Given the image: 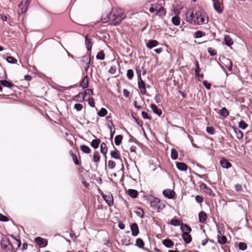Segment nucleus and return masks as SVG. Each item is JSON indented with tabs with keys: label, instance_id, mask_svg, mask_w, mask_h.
<instances>
[{
	"label": "nucleus",
	"instance_id": "1",
	"mask_svg": "<svg viewBox=\"0 0 252 252\" xmlns=\"http://www.w3.org/2000/svg\"><path fill=\"white\" fill-rule=\"evenodd\" d=\"M125 17L126 16L121 9H113L107 15V18L110 21V24L113 26L119 25Z\"/></svg>",
	"mask_w": 252,
	"mask_h": 252
},
{
	"label": "nucleus",
	"instance_id": "2",
	"mask_svg": "<svg viewBox=\"0 0 252 252\" xmlns=\"http://www.w3.org/2000/svg\"><path fill=\"white\" fill-rule=\"evenodd\" d=\"M149 200L150 203V206L157 212H159L165 207V203L158 198L152 197Z\"/></svg>",
	"mask_w": 252,
	"mask_h": 252
},
{
	"label": "nucleus",
	"instance_id": "3",
	"mask_svg": "<svg viewBox=\"0 0 252 252\" xmlns=\"http://www.w3.org/2000/svg\"><path fill=\"white\" fill-rule=\"evenodd\" d=\"M206 18L204 12L198 11L195 13V19H194V24L198 25H202L207 23L208 22V18Z\"/></svg>",
	"mask_w": 252,
	"mask_h": 252
},
{
	"label": "nucleus",
	"instance_id": "4",
	"mask_svg": "<svg viewBox=\"0 0 252 252\" xmlns=\"http://www.w3.org/2000/svg\"><path fill=\"white\" fill-rule=\"evenodd\" d=\"M0 245L4 252H13V247L8 239L2 238L0 242Z\"/></svg>",
	"mask_w": 252,
	"mask_h": 252
},
{
	"label": "nucleus",
	"instance_id": "5",
	"mask_svg": "<svg viewBox=\"0 0 252 252\" xmlns=\"http://www.w3.org/2000/svg\"><path fill=\"white\" fill-rule=\"evenodd\" d=\"M102 196L109 206L111 207L114 205L113 197L110 192L105 194H102Z\"/></svg>",
	"mask_w": 252,
	"mask_h": 252
},
{
	"label": "nucleus",
	"instance_id": "6",
	"mask_svg": "<svg viewBox=\"0 0 252 252\" xmlns=\"http://www.w3.org/2000/svg\"><path fill=\"white\" fill-rule=\"evenodd\" d=\"M162 194L164 197L168 199H173L174 197L175 193L174 190L171 189H166L162 191Z\"/></svg>",
	"mask_w": 252,
	"mask_h": 252
},
{
	"label": "nucleus",
	"instance_id": "7",
	"mask_svg": "<svg viewBox=\"0 0 252 252\" xmlns=\"http://www.w3.org/2000/svg\"><path fill=\"white\" fill-rule=\"evenodd\" d=\"M34 241L38 245L41 247H45L47 245V240L40 237L35 238Z\"/></svg>",
	"mask_w": 252,
	"mask_h": 252
},
{
	"label": "nucleus",
	"instance_id": "8",
	"mask_svg": "<svg viewBox=\"0 0 252 252\" xmlns=\"http://www.w3.org/2000/svg\"><path fill=\"white\" fill-rule=\"evenodd\" d=\"M194 17L193 12L191 10L187 11L186 13V19L188 23L190 24L192 23Z\"/></svg>",
	"mask_w": 252,
	"mask_h": 252
},
{
	"label": "nucleus",
	"instance_id": "9",
	"mask_svg": "<svg viewBox=\"0 0 252 252\" xmlns=\"http://www.w3.org/2000/svg\"><path fill=\"white\" fill-rule=\"evenodd\" d=\"M220 164L223 168L228 169L231 167V163L226 159L222 158L220 160Z\"/></svg>",
	"mask_w": 252,
	"mask_h": 252
},
{
	"label": "nucleus",
	"instance_id": "10",
	"mask_svg": "<svg viewBox=\"0 0 252 252\" xmlns=\"http://www.w3.org/2000/svg\"><path fill=\"white\" fill-rule=\"evenodd\" d=\"M131 234L133 236H136L139 233V228L136 223H133L130 225Z\"/></svg>",
	"mask_w": 252,
	"mask_h": 252
},
{
	"label": "nucleus",
	"instance_id": "11",
	"mask_svg": "<svg viewBox=\"0 0 252 252\" xmlns=\"http://www.w3.org/2000/svg\"><path fill=\"white\" fill-rule=\"evenodd\" d=\"M176 165L177 168L182 171H186L188 169L187 165L182 162H176Z\"/></svg>",
	"mask_w": 252,
	"mask_h": 252
},
{
	"label": "nucleus",
	"instance_id": "12",
	"mask_svg": "<svg viewBox=\"0 0 252 252\" xmlns=\"http://www.w3.org/2000/svg\"><path fill=\"white\" fill-rule=\"evenodd\" d=\"M189 233L184 232L182 235L183 239L186 244H189L192 240L191 236Z\"/></svg>",
	"mask_w": 252,
	"mask_h": 252
},
{
	"label": "nucleus",
	"instance_id": "13",
	"mask_svg": "<svg viewBox=\"0 0 252 252\" xmlns=\"http://www.w3.org/2000/svg\"><path fill=\"white\" fill-rule=\"evenodd\" d=\"M82 65L90 64L91 62V57L90 55L83 56L80 60Z\"/></svg>",
	"mask_w": 252,
	"mask_h": 252
},
{
	"label": "nucleus",
	"instance_id": "14",
	"mask_svg": "<svg viewBox=\"0 0 252 252\" xmlns=\"http://www.w3.org/2000/svg\"><path fill=\"white\" fill-rule=\"evenodd\" d=\"M162 244L166 248H170L174 246V242L170 239H165L162 241Z\"/></svg>",
	"mask_w": 252,
	"mask_h": 252
},
{
	"label": "nucleus",
	"instance_id": "15",
	"mask_svg": "<svg viewBox=\"0 0 252 252\" xmlns=\"http://www.w3.org/2000/svg\"><path fill=\"white\" fill-rule=\"evenodd\" d=\"M223 63L229 71L232 70L233 63L231 60L228 59H224Z\"/></svg>",
	"mask_w": 252,
	"mask_h": 252
},
{
	"label": "nucleus",
	"instance_id": "16",
	"mask_svg": "<svg viewBox=\"0 0 252 252\" xmlns=\"http://www.w3.org/2000/svg\"><path fill=\"white\" fill-rule=\"evenodd\" d=\"M180 229L183 233H184V232L190 233L191 231V227L189 225H188V224H185V223H182L181 224Z\"/></svg>",
	"mask_w": 252,
	"mask_h": 252
},
{
	"label": "nucleus",
	"instance_id": "17",
	"mask_svg": "<svg viewBox=\"0 0 252 252\" xmlns=\"http://www.w3.org/2000/svg\"><path fill=\"white\" fill-rule=\"evenodd\" d=\"M151 109L153 112L156 114L158 116H160L162 114V111L160 109L158 108L157 105L154 104H152L150 105Z\"/></svg>",
	"mask_w": 252,
	"mask_h": 252
},
{
	"label": "nucleus",
	"instance_id": "18",
	"mask_svg": "<svg viewBox=\"0 0 252 252\" xmlns=\"http://www.w3.org/2000/svg\"><path fill=\"white\" fill-rule=\"evenodd\" d=\"M85 45L88 51H90L92 49L93 42L91 39L88 38V35L85 36Z\"/></svg>",
	"mask_w": 252,
	"mask_h": 252
},
{
	"label": "nucleus",
	"instance_id": "19",
	"mask_svg": "<svg viewBox=\"0 0 252 252\" xmlns=\"http://www.w3.org/2000/svg\"><path fill=\"white\" fill-rule=\"evenodd\" d=\"M0 83L3 87L8 88H11L14 86L12 82L6 80H1Z\"/></svg>",
	"mask_w": 252,
	"mask_h": 252
},
{
	"label": "nucleus",
	"instance_id": "20",
	"mask_svg": "<svg viewBox=\"0 0 252 252\" xmlns=\"http://www.w3.org/2000/svg\"><path fill=\"white\" fill-rule=\"evenodd\" d=\"M158 45V42L156 40H150L146 44L148 48L152 49Z\"/></svg>",
	"mask_w": 252,
	"mask_h": 252
},
{
	"label": "nucleus",
	"instance_id": "21",
	"mask_svg": "<svg viewBox=\"0 0 252 252\" xmlns=\"http://www.w3.org/2000/svg\"><path fill=\"white\" fill-rule=\"evenodd\" d=\"M198 219H199V221L201 223L204 222L207 219V215L206 214L203 212L201 211L199 213L198 215Z\"/></svg>",
	"mask_w": 252,
	"mask_h": 252
},
{
	"label": "nucleus",
	"instance_id": "22",
	"mask_svg": "<svg viewBox=\"0 0 252 252\" xmlns=\"http://www.w3.org/2000/svg\"><path fill=\"white\" fill-rule=\"evenodd\" d=\"M224 40L225 44L228 47H230L233 44V41L229 35H225Z\"/></svg>",
	"mask_w": 252,
	"mask_h": 252
},
{
	"label": "nucleus",
	"instance_id": "23",
	"mask_svg": "<svg viewBox=\"0 0 252 252\" xmlns=\"http://www.w3.org/2000/svg\"><path fill=\"white\" fill-rule=\"evenodd\" d=\"M18 8H19V10H18L19 14H21L24 13V12H25L27 11V10L28 9V7L26 6H25V5H24L23 2H21V3L18 5Z\"/></svg>",
	"mask_w": 252,
	"mask_h": 252
},
{
	"label": "nucleus",
	"instance_id": "24",
	"mask_svg": "<svg viewBox=\"0 0 252 252\" xmlns=\"http://www.w3.org/2000/svg\"><path fill=\"white\" fill-rule=\"evenodd\" d=\"M89 80L88 76L84 77L83 80L81 81L80 86L83 89H85L88 87Z\"/></svg>",
	"mask_w": 252,
	"mask_h": 252
},
{
	"label": "nucleus",
	"instance_id": "25",
	"mask_svg": "<svg viewBox=\"0 0 252 252\" xmlns=\"http://www.w3.org/2000/svg\"><path fill=\"white\" fill-rule=\"evenodd\" d=\"M100 152L104 156L105 158L106 157V154L107 152V147L105 143H102L100 145Z\"/></svg>",
	"mask_w": 252,
	"mask_h": 252
},
{
	"label": "nucleus",
	"instance_id": "26",
	"mask_svg": "<svg viewBox=\"0 0 252 252\" xmlns=\"http://www.w3.org/2000/svg\"><path fill=\"white\" fill-rule=\"evenodd\" d=\"M235 245L238 247L239 249L242 251H245L247 248V244L244 242L235 243Z\"/></svg>",
	"mask_w": 252,
	"mask_h": 252
},
{
	"label": "nucleus",
	"instance_id": "27",
	"mask_svg": "<svg viewBox=\"0 0 252 252\" xmlns=\"http://www.w3.org/2000/svg\"><path fill=\"white\" fill-rule=\"evenodd\" d=\"M101 141L99 139H95L92 140L91 143V146L94 149L98 148Z\"/></svg>",
	"mask_w": 252,
	"mask_h": 252
},
{
	"label": "nucleus",
	"instance_id": "28",
	"mask_svg": "<svg viewBox=\"0 0 252 252\" xmlns=\"http://www.w3.org/2000/svg\"><path fill=\"white\" fill-rule=\"evenodd\" d=\"M128 194L132 198H136L138 195V191L133 189H129L127 191Z\"/></svg>",
	"mask_w": 252,
	"mask_h": 252
},
{
	"label": "nucleus",
	"instance_id": "29",
	"mask_svg": "<svg viewBox=\"0 0 252 252\" xmlns=\"http://www.w3.org/2000/svg\"><path fill=\"white\" fill-rule=\"evenodd\" d=\"M156 15H158L160 17L164 16L165 15V12L164 8L162 6H160L158 8V9H157Z\"/></svg>",
	"mask_w": 252,
	"mask_h": 252
},
{
	"label": "nucleus",
	"instance_id": "30",
	"mask_svg": "<svg viewBox=\"0 0 252 252\" xmlns=\"http://www.w3.org/2000/svg\"><path fill=\"white\" fill-rule=\"evenodd\" d=\"M227 238L226 236L223 235L222 236H220L219 235L218 236V242L220 245H224L226 243Z\"/></svg>",
	"mask_w": 252,
	"mask_h": 252
},
{
	"label": "nucleus",
	"instance_id": "31",
	"mask_svg": "<svg viewBox=\"0 0 252 252\" xmlns=\"http://www.w3.org/2000/svg\"><path fill=\"white\" fill-rule=\"evenodd\" d=\"M214 8L215 10L219 14H221L222 12V10L221 8L220 2H216L213 5Z\"/></svg>",
	"mask_w": 252,
	"mask_h": 252
},
{
	"label": "nucleus",
	"instance_id": "32",
	"mask_svg": "<svg viewBox=\"0 0 252 252\" xmlns=\"http://www.w3.org/2000/svg\"><path fill=\"white\" fill-rule=\"evenodd\" d=\"M178 157V153L175 149H172L171 151V158L173 160H176Z\"/></svg>",
	"mask_w": 252,
	"mask_h": 252
},
{
	"label": "nucleus",
	"instance_id": "33",
	"mask_svg": "<svg viewBox=\"0 0 252 252\" xmlns=\"http://www.w3.org/2000/svg\"><path fill=\"white\" fill-rule=\"evenodd\" d=\"M93 92L92 89H87L85 90V91L84 92L83 94H82L83 95V100L85 99L86 96H87V95L91 96V95H93Z\"/></svg>",
	"mask_w": 252,
	"mask_h": 252
},
{
	"label": "nucleus",
	"instance_id": "34",
	"mask_svg": "<svg viewBox=\"0 0 252 252\" xmlns=\"http://www.w3.org/2000/svg\"><path fill=\"white\" fill-rule=\"evenodd\" d=\"M81 150L84 153L89 154L91 152V149L88 146L83 145L80 146Z\"/></svg>",
	"mask_w": 252,
	"mask_h": 252
},
{
	"label": "nucleus",
	"instance_id": "35",
	"mask_svg": "<svg viewBox=\"0 0 252 252\" xmlns=\"http://www.w3.org/2000/svg\"><path fill=\"white\" fill-rule=\"evenodd\" d=\"M123 139V136L121 135H118L116 136L115 137V143L116 145L119 146L122 143Z\"/></svg>",
	"mask_w": 252,
	"mask_h": 252
},
{
	"label": "nucleus",
	"instance_id": "36",
	"mask_svg": "<svg viewBox=\"0 0 252 252\" xmlns=\"http://www.w3.org/2000/svg\"><path fill=\"white\" fill-rule=\"evenodd\" d=\"M110 155L111 157L114 159H118L120 158V154L118 151H112L110 152Z\"/></svg>",
	"mask_w": 252,
	"mask_h": 252
},
{
	"label": "nucleus",
	"instance_id": "37",
	"mask_svg": "<svg viewBox=\"0 0 252 252\" xmlns=\"http://www.w3.org/2000/svg\"><path fill=\"white\" fill-rule=\"evenodd\" d=\"M234 131L236 137L238 139L241 140L243 138V134L242 132L240 129L238 128H235Z\"/></svg>",
	"mask_w": 252,
	"mask_h": 252
},
{
	"label": "nucleus",
	"instance_id": "38",
	"mask_svg": "<svg viewBox=\"0 0 252 252\" xmlns=\"http://www.w3.org/2000/svg\"><path fill=\"white\" fill-rule=\"evenodd\" d=\"M220 114L221 116L226 117L228 115L229 112L225 107H223L220 110Z\"/></svg>",
	"mask_w": 252,
	"mask_h": 252
},
{
	"label": "nucleus",
	"instance_id": "39",
	"mask_svg": "<svg viewBox=\"0 0 252 252\" xmlns=\"http://www.w3.org/2000/svg\"><path fill=\"white\" fill-rule=\"evenodd\" d=\"M136 246L139 248H143L144 246V243L141 238H138L136 240Z\"/></svg>",
	"mask_w": 252,
	"mask_h": 252
},
{
	"label": "nucleus",
	"instance_id": "40",
	"mask_svg": "<svg viewBox=\"0 0 252 252\" xmlns=\"http://www.w3.org/2000/svg\"><path fill=\"white\" fill-rule=\"evenodd\" d=\"M100 157L97 151H95L93 155V161L94 162H98L100 160Z\"/></svg>",
	"mask_w": 252,
	"mask_h": 252
},
{
	"label": "nucleus",
	"instance_id": "41",
	"mask_svg": "<svg viewBox=\"0 0 252 252\" xmlns=\"http://www.w3.org/2000/svg\"><path fill=\"white\" fill-rule=\"evenodd\" d=\"M172 22L175 26H178L180 24V18L178 16H174L172 18Z\"/></svg>",
	"mask_w": 252,
	"mask_h": 252
},
{
	"label": "nucleus",
	"instance_id": "42",
	"mask_svg": "<svg viewBox=\"0 0 252 252\" xmlns=\"http://www.w3.org/2000/svg\"><path fill=\"white\" fill-rule=\"evenodd\" d=\"M107 114V111L105 108H102L100 111L97 113L98 116L100 117H104Z\"/></svg>",
	"mask_w": 252,
	"mask_h": 252
},
{
	"label": "nucleus",
	"instance_id": "43",
	"mask_svg": "<svg viewBox=\"0 0 252 252\" xmlns=\"http://www.w3.org/2000/svg\"><path fill=\"white\" fill-rule=\"evenodd\" d=\"M205 35V33L203 32L198 31L194 33V37L196 38H200Z\"/></svg>",
	"mask_w": 252,
	"mask_h": 252
},
{
	"label": "nucleus",
	"instance_id": "44",
	"mask_svg": "<svg viewBox=\"0 0 252 252\" xmlns=\"http://www.w3.org/2000/svg\"><path fill=\"white\" fill-rule=\"evenodd\" d=\"M70 154L72 156V159L73 160L74 163L75 165H78L80 164V162L79 160L77 159V156L73 154V152L72 151H70Z\"/></svg>",
	"mask_w": 252,
	"mask_h": 252
},
{
	"label": "nucleus",
	"instance_id": "45",
	"mask_svg": "<svg viewBox=\"0 0 252 252\" xmlns=\"http://www.w3.org/2000/svg\"><path fill=\"white\" fill-rule=\"evenodd\" d=\"M135 116H136V114H135V113L132 114V116L134 118V119L135 120V121L136 123V124L139 126L141 127L142 126V125H143V123H142V121L139 120L138 118L136 117Z\"/></svg>",
	"mask_w": 252,
	"mask_h": 252
},
{
	"label": "nucleus",
	"instance_id": "46",
	"mask_svg": "<svg viewBox=\"0 0 252 252\" xmlns=\"http://www.w3.org/2000/svg\"><path fill=\"white\" fill-rule=\"evenodd\" d=\"M104 58H105V54L102 51L99 52L96 56V58L97 60H104Z\"/></svg>",
	"mask_w": 252,
	"mask_h": 252
},
{
	"label": "nucleus",
	"instance_id": "47",
	"mask_svg": "<svg viewBox=\"0 0 252 252\" xmlns=\"http://www.w3.org/2000/svg\"><path fill=\"white\" fill-rule=\"evenodd\" d=\"M135 213L137 215V216L141 218H143L144 215H143V210L140 208H138L135 211Z\"/></svg>",
	"mask_w": 252,
	"mask_h": 252
},
{
	"label": "nucleus",
	"instance_id": "48",
	"mask_svg": "<svg viewBox=\"0 0 252 252\" xmlns=\"http://www.w3.org/2000/svg\"><path fill=\"white\" fill-rule=\"evenodd\" d=\"M169 223L171 225H174L175 226H179V225H180V220L174 219H172L170 220Z\"/></svg>",
	"mask_w": 252,
	"mask_h": 252
},
{
	"label": "nucleus",
	"instance_id": "49",
	"mask_svg": "<svg viewBox=\"0 0 252 252\" xmlns=\"http://www.w3.org/2000/svg\"><path fill=\"white\" fill-rule=\"evenodd\" d=\"M248 124L246 123L243 120H241L239 123V127L242 129H245L248 127Z\"/></svg>",
	"mask_w": 252,
	"mask_h": 252
},
{
	"label": "nucleus",
	"instance_id": "50",
	"mask_svg": "<svg viewBox=\"0 0 252 252\" xmlns=\"http://www.w3.org/2000/svg\"><path fill=\"white\" fill-rule=\"evenodd\" d=\"M6 61L10 63L14 64L16 63L17 62V60L14 57L9 56L6 58Z\"/></svg>",
	"mask_w": 252,
	"mask_h": 252
},
{
	"label": "nucleus",
	"instance_id": "51",
	"mask_svg": "<svg viewBox=\"0 0 252 252\" xmlns=\"http://www.w3.org/2000/svg\"><path fill=\"white\" fill-rule=\"evenodd\" d=\"M134 75L133 71L132 69H128L126 72L127 77L129 79L131 80Z\"/></svg>",
	"mask_w": 252,
	"mask_h": 252
},
{
	"label": "nucleus",
	"instance_id": "52",
	"mask_svg": "<svg viewBox=\"0 0 252 252\" xmlns=\"http://www.w3.org/2000/svg\"><path fill=\"white\" fill-rule=\"evenodd\" d=\"M138 80V88H146V83L142 79V78H140V79Z\"/></svg>",
	"mask_w": 252,
	"mask_h": 252
},
{
	"label": "nucleus",
	"instance_id": "53",
	"mask_svg": "<svg viewBox=\"0 0 252 252\" xmlns=\"http://www.w3.org/2000/svg\"><path fill=\"white\" fill-rule=\"evenodd\" d=\"M206 131L209 134L213 135L215 133V130L213 127L207 126L206 127Z\"/></svg>",
	"mask_w": 252,
	"mask_h": 252
},
{
	"label": "nucleus",
	"instance_id": "54",
	"mask_svg": "<svg viewBox=\"0 0 252 252\" xmlns=\"http://www.w3.org/2000/svg\"><path fill=\"white\" fill-rule=\"evenodd\" d=\"M208 52L210 54L211 56H214L217 54V52L215 50L213 49L211 47H209L207 49Z\"/></svg>",
	"mask_w": 252,
	"mask_h": 252
},
{
	"label": "nucleus",
	"instance_id": "55",
	"mask_svg": "<svg viewBox=\"0 0 252 252\" xmlns=\"http://www.w3.org/2000/svg\"><path fill=\"white\" fill-rule=\"evenodd\" d=\"M108 166L110 169H113L116 166V163L113 160H109L108 162Z\"/></svg>",
	"mask_w": 252,
	"mask_h": 252
},
{
	"label": "nucleus",
	"instance_id": "56",
	"mask_svg": "<svg viewBox=\"0 0 252 252\" xmlns=\"http://www.w3.org/2000/svg\"><path fill=\"white\" fill-rule=\"evenodd\" d=\"M200 70H198L197 73L195 72V75L196 77L197 78L198 80L199 81H201V79L203 78V74H199Z\"/></svg>",
	"mask_w": 252,
	"mask_h": 252
},
{
	"label": "nucleus",
	"instance_id": "57",
	"mask_svg": "<svg viewBox=\"0 0 252 252\" xmlns=\"http://www.w3.org/2000/svg\"><path fill=\"white\" fill-rule=\"evenodd\" d=\"M88 103L91 107H94L95 106L94 99L92 97L88 98Z\"/></svg>",
	"mask_w": 252,
	"mask_h": 252
},
{
	"label": "nucleus",
	"instance_id": "58",
	"mask_svg": "<svg viewBox=\"0 0 252 252\" xmlns=\"http://www.w3.org/2000/svg\"><path fill=\"white\" fill-rule=\"evenodd\" d=\"M74 108L77 111H80L83 108V105L80 103H76L74 105Z\"/></svg>",
	"mask_w": 252,
	"mask_h": 252
},
{
	"label": "nucleus",
	"instance_id": "59",
	"mask_svg": "<svg viewBox=\"0 0 252 252\" xmlns=\"http://www.w3.org/2000/svg\"><path fill=\"white\" fill-rule=\"evenodd\" d=\"M203 84L204 86L206 88L207 90H210L211 87V84L208 82L207 81H203Z\"/></svg>",
	"mask_w": 252,
	"mask_h": 252
},
{
	"label": "nucleus",
	"instance_id": "60",
	"mask_svg": "<svg viewBox=\"0 0 252 252\" xmlns=\"http://www.w3.org/2000/svg\"><path fill=\"white\" fill-rule=\"evenodd\" d=\"M8 220H9L7 217L0 213V221L7 222Z\"/></svg>",
	"mask_w": 252,
	"mask_h": 252
},
{
	"label": "nucleus",
	"instance_id": "61",
	"mask_svg": "<svg viewBox=\"0 0 252 252\" xmlns=\"http://www.w3.org/2000/svg\"><path fill=\"white\" fill-rule=\"evenodd\" d=\"M116 66L115 65L111 66L109 70V72L112 74H114L116 71Z\"/></svg>",
	"mask_w": 252,
	"mask_h": 252
},
{
	"label": "nucleus",
	"instance_id": "62",
	"mask_svg": "<svg viewBox=\"0 0 252 252\" xmlns=\"http://www.w3.org/2000/svg\"><path fill=\"white\" fill-rule=\"evenodd\" d=\"M141 115H142V117L144 119H148V120L151 119V117L149 116L148 114L146 112L142 111L141 113Z\"/></svg>",
	"mask_w": 252,
	"mask_h": 252
},
{
	"label": "nucleus",
	"instance_id": "63",
	"mask_svg": "<svg viewBox=\"0 0 252 252\" xmlns=\"http://www.w3.org/2000/svg\"><path fill=\"white\" fill-rule=\"evenodd\" d=\"M195 200L197 203H201L203 202V198L202 196L197 195L195 197Z\"/></svg>",
	"mask_w": 252,
	"mask_h": 252
},
{
	"label": "nucleus",
	"instance_id": "64",
	"mask_svg": "<svg viewBox=\"0 0 252 252\" xmlns=\"http://www.w3.org/2000/svg\"><path fill=\"white\" fill-rule=\"evenodd\" d=\"M123 94L125 97H128L129 96V92L127 90L125 89L123 90Z\"/></svg>",
	"mask_w": 252,
	"mask_h": 252
}]
</instances>
